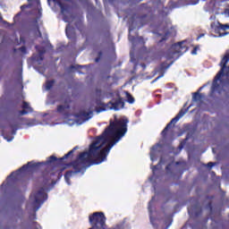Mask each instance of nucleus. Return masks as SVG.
<instances>
[{
    "instance_id": "nucleus-5",
    "label": "nucleus",
    "mask_w": 229,
    "mask_h": 229,
    "mask_svg": "<svg viewBox=\"0 0 229 229\" xmlns=\"http://www.w3.org/2000/svg\"><path fill=\"white\" fill-rule=\"evenodd\" d=\"M189 47H187V41H182L175 45H173L169 51L165 54L167 60H178L183 53H187Z\"/></svg>"
},
{
    "instance_id": "nucleus-8",
    "label": "nucleus",
    "mask_w": 229,
    "mask_h": 229,
    "mask_svg": "<svg viewBox=\"0 0 229 229\" xmlns=\"http://www.w3.org/2000/svg\"><path fill=\"white\" fill-rule=\"evenodd\" d=\"M185 114H187V111L181 110L179 114L174 119L171 120V122L166 125V127L161 132L163 137H165V135H167V130H169V128H171L173 124H176V123H178L180 119H182V117L185 115Z\"/></svg>"
},
{
    "instance_id": "nucleus-13",
    "label": "nucleus",
    "mask_w": 229,
    "mask_h": 229,
    "mask_svg": "<svg viewBox=\"0 0 229 229\" xmlns=\"http://www.w3.org/2000/svg\"><path fill=\"white\" fill-rule=\"evenodd\" d=\"M36 49L38 51L39 55L38 57H35V60L37 62H42V60H44V57L42 56V55H44L46 53V49L45 48H38V47H36Z\"/></svg>"
},
{
    "instance_id": "nucleus-34",
    "label": "nucleus",
    "mask_w": 229,
    "mask_h": 229,
    "mask_svg": "<svg viewBox=\"0 0 229 229\" xmlns=\"http://www.w3.org/2000/svg\"><path fill=\"white\" fill-rule=\"evenodd\" d=\"M163 40H165V38H161V39L159 40V42H162Z\"/></svg>"
},
{
    "instance_id": "nucleus-36",
    "label": "nucleus",
    "mask_w": 229,
    "mask_h": 229,
    "mask_svg": "<svg viewBox=\"0 0 229 229\" xmlns=\"http://www.w3.org/2000/svg\"><path fill=\"white\" fill-rule=\"evenodd\" d=\"M81 67H83V66H80V65H78V66H77V69H80V68H81Z\"/></svg>"
},
{
    "instance_id": "nucleus-33",
    "label": "nucleus",
    "mask_w": 229,
    "mask_h": 229,
    "mask_svg": "<svg viewBox=\"0 0 229 229\" xmlns=\"http://www.w3.org/2000/svg\"><path fill=\"white\" fill-rule=\"evenodd\" d=\"M150 222L153 225V216H150Z\"/></svg>"
},
{
    "instance_id": "nucleus-1",
    "label": "nucleus",
    "mask_w": 229,
    "mask_h": 229,
    "mask_svg": "<svg viewBox=\"0 0 229 229\" xmlns=\"http://www.w3.org/2000/svg\"><path fill=\"white\" fill-rule=\"evenodd\" d=\"M128 124V118L116 120L114 123H110V125L105 130L102 135L98 136L89 147L88 152L81 153L76 161L72 163L74 172H67L64 175V180L68 185H71V178L73 174L84 172L87 167H90L92 164H103L106 160V157L110 150L117 142L124 137Z\"/></svg>"
},
{
    "instance_id": "nucleus-40",
    "label": "nucleus",
    "mask_w": 229,
    "mask_h": 229,
    "mask_svg": "<svg viewBox=\"0 0 229 229\" xmlns=\"http://www.w3.org/2000/svg\"><path fill=\"white\" fill-rule=\"evenodd\" d=\"M200 38H201V37H199V38H198V40H199Z\"/></svg>"
},
{
    "instance_id": "nucleus-25",
    "label": "nucleus",
    "mask_w": 229,
    "mask_h": 229,
    "mask_svg": "<svg viewBox=\"0 0 229 229\" xmlns=\"http://www.w3.org/2000/svg\"><path fill=\"white\" fill-rule=\"evenodd\" d=\"M153 203V199L151 201L148 203V211L151 212V204Z\"/></svg>"
},
{
    "instance_id": "nucleus-28",
    "label": "nucleus",
    "mask_w": 229,
    "mask_h": 229,
    "mask_svg": "<svg viewBox=\"0 0 229 229\" xmlns=\"http://www.w3.org/2000/svg\"><path fill=\"white\" fill-rule=\"evenodd\" d=\"M36 35H37V37H40V35H41L40 30H38L37 32H36Z\"/></svg>"
},
{
    "instance_id": "nucleus-22",
    "label": "nucleus",
    "mask_w": 229,
    "mask_h": 229,
    "mask_svg": "<svg viewBox=\"0 0 229 229\" xmlns=\"http://www.w3.org/2000/svg\"><path fill=\"white\" fill-rule=\"evenodd\" d=\"M129 40L133 42V38H131V28L129 29Z\"/></svg>"
},
{
    "instance_id": "nucleus-19",
    "label": "nucleus",
    "mask_w": 229,
    "mask_h": 229,
    "mask_svg": "<svg viewBox=\"0 0 229 229\" xmlns=\"http://www.w3.org/2000/svg\"><path fill=\"white\" fill-rule=\"evenodd\" d=\"M199 3V0H187L186 4H198Z\"/></svg>"
},
{
    "instance_id": "nucleus-11",
    "label": "nucleus",
    "mask_w": 229,
    "mask_h": 229,
    "mask_svg": "<svg viewBox=\"0 0 229 229\" xmlns=\"http://www.w3.org/2000/svg\"><path fill=\"white\" fill-rule=\"evenodd\" d=\"M160 149H162V146H160V144H157L151 148L150 159L152 162H155V160H157V156L160 153Z\"/></svg>"
},
{
    "instance_id": "nucleus-21",
    "label": "nucleus",
    "mask_w": 229,
    "mask_h": 229,
    "mask_svg": "<svg viewBox=\"0 0 229 229\" xmlns=\"http://www.w3.org/2000/svg\"><path fill=\"white\" fill-rule=\"evenodd\" d=\"M64 111H65V106H59L57 107V112L62 113V112H64Z\"/></svg>"
},
{
    "instance_id": "nucleus-18",
    "label": "nucleus",
    "mask_w": 229,
    "mask_h": 229,
    "mask_svg": "<svg viewBox=\"0 0 229 229\" xmlns=\"http://www.w3.org/2000/svg\"><path fill=\"white\" fill-rule=\"evenodd\" d=\"M65 31H66V36L68 37V38H71V24H68L66 26Z\"/></svg>"
},
{
    "instance_id": "nucleus-20",
    "label": "nucleus",
    "mask_w": 229,
    "mask_h": 229,
    "mask_svg": "<svg viewBox=\"0 0 229 229\" xmlns=\"http://www.w3.org/2000/svg\"><path fill=\"white\" fill-rule=\"evenodd\" d=\"M168 35H171L172 37H174V35H176V30L174 29H171V32H167L165 34V37H167Z\"/></svg>"
},
{
    "instance_id": "nucleus-37",
    "label": "nucleus",
    "mask_w": 229,
    "mask_h": 229,
    "mask_svg": "<svg viewBox=\"0 0 229 229\" xmlns=\"http://www.w3.org/2000/svg\"><path fill=\"white\" fill-rule=\"evenodd\" d=\"M0 21H3V16L0 15Z\"/></svg>"
},
{
    "instance_id": "nucleus-38",
    "label": "nucleus",
    "mask_w": 229,
    "mask_h": 229,
    "mask_svg": "<svg viewBox=\"0 0 229 229\" xmlns=\"http://www.w3.org/2000/svg\"><path fill=\"white\" fill-rule=\"evenodd\" d=\"M203 89V87H200L199 90H201Z\"/></svg>"
},
{
    "instance_id": "nucleus-6",
    "label": "nucleus",
    "mask_w": 229,
    "mask_h": 229,
    "mask_svg": "<svg viewBox=\"0 0 229 229\" xmlns=\"http://www.w3.org/2000/svg\"><path fill=\"white\" fill-rule=\"evenodd\" d=\"M33 169H35V163L30 162L28 163V165H24L17 172H13L11 175L7 178V180H12V178H18L19 174H21V173H24L26 171H32Z\"/></svg>"
},
{
    "instance_id": "nucleus-39",
    "label": "nucleus",
    "mask_w": 229,
    "mask_h": 229,
    "mask_svg": "<svg viewBox=\"0 0 229 229\" xmlns=\"http://www.w3.org/2000/svg\"><path fill=\"white\" fill-rule=\"evenodd\" d=\"M13 133L15 135V131H13Z\"/></svg>"
},
{
    "instance_id": "nucleus-29",
    "label": "nucleus",
    "mask_w": 229,
    "mask_h": 229,
    "mask_svg": "<svg viewBox=\"0 0 229 229\" xmlns=\"http://www.w3.org/2000/svg\"><path fill=\"white\" fill-rule=\"evenodd\" d=\"M34 226L36 229H40V225H38V224H34Z\"/></svg>"
},
{
    "instance_id": "nucleus-30",
    "label": "nucleus",
    "mask_w": 229,
    "mask_h": 229,
    "mask_svg": "<svg viewBox=\"0 0 229 229\" xmlns=\"http://www.w3.org/2000/svg\"><path fill=\"white\" fill-rule=\"evenodd\" d=\"M162 164H164V157H162V158L160 159V162H159V165H162Z\"/></svg>"
},
{
    "instance_id": "nucleus-32",
    "label": "nucleus",
    "mask_w": 229,
    "mask_h": 229,
    "mask_svg": "<svg viewBox=\"0 0 229 229\" xmlns=\"http://www.w3.org/2000/svg\"><path fill=\"white\" fill-rule=\"evenodd\" d=\"M21 50L24 53V51H26V47H22Z\"/></svg>"
},
{
    "instance_id": "nucleus-23",
    "label": "nucleus",
    "mask_w": 229,
    "mask_h": 229,
    "mask_svg": "<svg viewBox=\"0 0 229 229\" xmlns=\"http://www.w3.org/2000/svg\"><path fill=\"white\" fill-rule=\"evenodd\" d=\"M191 55H198V47L191 51Z\"/></svg>"
},
{
    "instance_id": "nucleus-4",
    "label": "nucleus",
    "mask_w": 229,
    "mask_h": 229,
    "mask_svg": "<svg viewBox=\"0 0 229 229\" xmlns=\"http://www.w3.org/2000/svg\"><path fill=\"white\" fill-rule=\"evenodd\" d=\"M89 119H92V111L83 110L78 114H67L64 116V123L69 126H73V124H83Z\"/></svg>"
},
{
    "instance_id": "nucleus-3",
    "label": "nucleus",
    "mask_w": 229,
    "mask_h": 229,
    "mask_svg": "<svg viewBox=\"0 0 229 229\" xmlns=\"http://www.w3.org/2000/svg\"><path fill=\"white\" fill-rule=\"evenodd\" d=\"M228 62H229V54H226L222 58V61L220 62L221 70L218 72V73L216 74L213 81V85L211 88L212 93L216 91L221 93V91L219 90V89H221V85H219V83L223 84V82L221 81V76H223V74H225V76H229V66L226 67V64Z\"/></svg>"
},
{
    "instance_id": "nucleus-16",
    "label": "nucleus",
    "mask_w": 229,
    "mask_h": 229,
    "mask_svg": "<svg viewBox=\"0 0 229 229\" xmlns=\"http://www.w3.org/2000/svg\"><path fill=\"white\" fill-rule=\"evenodd\" d=\"M53 83H55V81H47L46 86H45L46 90H49L51 89V87H53Z\"/></svg>"
},
{
    "instance_id": "nucleus-17",
    "label": "nucleus",
    "mask_w": 229,
    "mask_h": 229,
    "mask_svg": "<svg viewBox=\"0 0 229 229\" xmlns=\"http://www.w3.org/2000/svg\"><path fill=\"white\" fill-rule=\"evenodd\" d=\"M218 28L219 30H222V31H226V30H229V25L228 24L223 25L218 23Z\"/></svg>"
},
{
    "instance_id": "nucleus-7",
    "label": "nucleus",
    "mask_w": 229,
    "mask_h": 229,
    "mask_svg": "<svg viewBox=\"0 0 229 229\" xmlns=\"http://www.w3.org/2000/svg\"><path fill=\"white\" fill-rule=\"evenodd\" d=\"M106 108L107 110H114L117 112L118 110L124 108V102L123 101V98L113 100L106 104Z\"/></svg>"
},
{
    "instance_id": "nucleus-9",
    "label": "nucleus",
    "mask_w": 229,
    "mask_h": 229,
    "mask_svg": "<svg viewBox=\"0 0 229 229\" xmlns=\"http://www.w3.org/2000/svg\"><path fill=\"white\" fill-rule=\"evenodd\" d=\"M74 149H76V148H74ZM74 149L71 150L69 153L64 155V157H62L60 160L56 159V157L55 156H51L50 157L47 158V164H60V162H62V160H65V158L70 157V155H72L74 153Z\"/></svg>"
},
{
    "instance_id": "nucleus-27",
    "label": "nucleus",
    "mask_w": 229,
    "mask_h": 229,
    "mask_svg": "<svg viewBox=\"0 0 229 229\" xmlns=\"http://www.w3.org/2000/svg\"><path fill=\"white\" fill-rule=\"evenodd\" d=\"M157 166H154V167L152 168V173H153V174H155V173H157Z\"/></svg>"
},
{
    "instance_id": "nucleus-31",
    "label": "nucleus",
    "mask_w": 229,
    "mask_h": 229,
    "mask_svg": "<svg viewBox=\"0 0 229 229\" xmlns=\"http://www.w3.org/2000/svg\"><path fill=\"white\" fill-rule=\"evenodd\" d=\"M160 78H164V74L158 76V77L156 79V81H157V80H160Z\"/></svg>"
},
{
    "instance_id": "nucleus-15",
    "label": "nucleus",
    "mask_w": 229,
    "mask_h": 229,
    "mask_svg": "<svg viewBox=\"0 0 229 229\" xmlns=\"http://www.w3.org/2000/svg\"><path fill=\"white\" fill-rule=\"evenodd\" d=\"M201 100V95L199 93H194L192 97V101H200Z\"/></svg>"
},
{
    "instance_id": "nucleus-12",
    "label": "nucleus",
    "mask_w": 229,
    "mask_h": 229,
    "mask_svg": "<svg viewBox=\"0 0 229 229\" xmlns=\"http://www.w3.org/2000/svg\"><path fill=\"white\" fill-rule=\"evenodd\" d=\"M22 108L23 110L20 112V115H26V114H31V112H33V109L30 106L28 102H23Z\"/></svg>"
},
{
    "instance_id": "nucleus-10",
    "label": "nucleus",
    "mask_w": 229,
    "mask_h": 229,
    "mask_svg": "<svg viewBox=\"0 0 229 229\" xmlns=\"http://www.w3.org/2000/svg\"><path fill=\"white\" fill-rule=\"evenodd\" d=\"M29 1V5H21V9L25 10V8H28L30 6H33L35 10H38L40 12L42 10V7H40V0H28Z\"/></svg>"
},
{
    "instance_id": "nucleus-2",
    "label": "nucleus",
    "mask_w": 229,
    "mask_h": 229,
    "mask_svg": "<svg viewBox=\"0 0 229 229\" xmlns=\"http://www.w3.org/2000/svg\"><path fill=\"white\" fill-rule=\"evenodd\" d=\"M46 191H49V186H47V182H45L44 187L42 188H36L30 197L27 208L33 210V212H37V210L40 208L42 203H44V201L47 199V194H46Z\"/></svg>"
},
{
    "instance_id": "nucleus-14",
    "label": "nucleus",
    "mask_w": 229,
    "mask_h": 229,
    "mask_svg": "<svg viewBox=\"0 0 229 229\" xmlns=\"http://www.w3.org/2000/svg\"><path fill=\"white\" fill-rule=\"evenodd\" d=\"M125 95H126L128 103H130L131 105H132V103H135V98H133V97H131L130 93L125 92Z\"/></svg>"
},
{
    "instance_id": "nucleus-35",
    "label": "nucleus",
    "mask_w": 229,
    "mask_h": 229,
    "mask_svg": "<svg viewBox=\"0 0 229 229\" xmlns=\"http://www.w3.org/2000/svg\"><path fill=\"white\" fill-rule=\"evenodd\" d=\"M169 166H170V165H167V166H166V171H169Z\"/></svg>"
},
{
    "instance_id": "nucleus-24",
    "label": "nucleus",
    "mask_w": 229,
    "mask_h": 229,
    "mask_svg": "<svg viewBox=\"0 0 229 229\" xmlns=\"http://www.w3.org/2000/svg\"><path fill=\"white\" fill-rule=\"evenodd\" d=\"M207 166L209 168V169H212V167H214V163L212 162H209Z\"/></svg>"
},
{
    "instance_id": "nucleus-26",
    "label": "nucleus",
    "mask_w": 229,
    "mask_h": 229,
    "mask_svg": "<svg viewBox=\"0 0 229 229\" xmlns=\"http://www.w3.org/2000/svg\"><path fill=\"white\" fill-rule=\"evenodd\" d=\"M4 139H6L7 142H12V140H13V138L8 139L6 137H4Z\"/></svg>"
}]
</instances>
